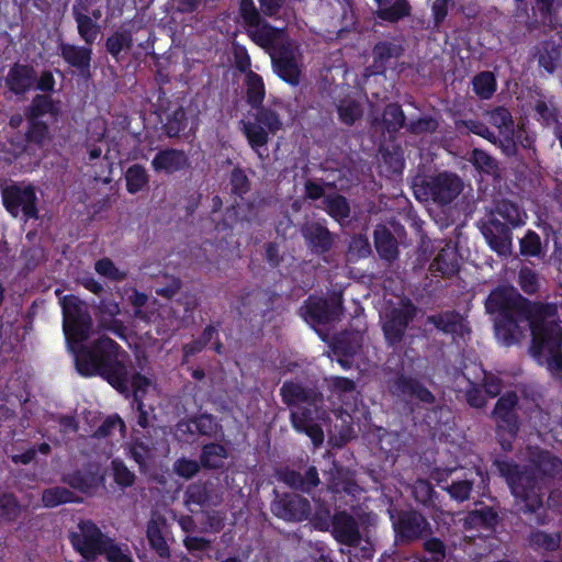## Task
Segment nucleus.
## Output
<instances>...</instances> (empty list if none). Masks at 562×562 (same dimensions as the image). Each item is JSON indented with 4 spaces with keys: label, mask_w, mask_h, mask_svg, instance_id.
Returning <instances> with one entry per match:
<instances>
[{
    "label": "nucleus",
    "mask_w": 562,
    "mask_h": 562,
    "mask_svg": "<svg viewBox=\"0 0 562 562\" xmlns=\"http://www.w3.org/2000/svg\"><path fill=\"white\" fill-rule=\"evenodd\" d=\"M493 467L508 485L517 503V514L529 527L548 522L543 505L542 479H562V460L548 450L539 451L529 465H520L507 456H498Z\"/></svg>",
    "instance_id": "1"
},
{
    "label": "nucleus",
    "mask_w": 562,
    "mask_h": 562,
    "mask_svg": "<svg viewBox=\"0 0 562 562\" xmlns=\"http://www.w3.org/2000/svg\"><path fill=\"white\" fill-rule=\"evenodd\" d=\"M76 369L83 378L100 376L119 393L128 396L133 392V401L142 400L149 379L139 372L132 373L128 353L113 339L102 335L90 346H82L76 353Z\"/></svg>",
    "instance_id": "2"
},
{
    "label": "nucleus",
    "mask_w": 562,
    "mask_h": 562,
    "mask_svg": "<svg viewBox=\"0 0 562 562\" xmlns=\"http://www.w3.org/2000/svg\"><path fill=\"white\" fill-rule=\"evenodd\" d=\"M528 215L517 203L502 199L485 214L477 226L487 246L498 257L513 252V231L526 225Z\"/></svg>",
    "instance_id": "3"
},
{
    "label": "nucleus",
    "mask_w": 562,
    "mask_h": 562,
    "mask_svg": "<svg viewBox=\"0 0 562 562\" xmlns=\"http://www.w3.org/2000/svg\"><path fill=\"white\" fill-rule=\"evenodd\" d=\"M533 314L527 316L531 340L529 352L540 364L547 355L562 349V323L554 303L537 302Z\"/></svg>",
    "instance_id": "4"
},
{
    "label": "nucleus",
    "mask_w": 562,
    "mask_h": 562,
    "mask_svg": "<svg viewBox=\"0 0 562 562\" xmlns=\"http://www.w3.org/2000/svg\"><path fill=\"white\" fill-rule=\"evenodd\" d=\"M63 310V329L67 344L76 355L83 346L92 328V318L85 302L74 294L60 300Z\"/></svg>",
    "instance_id": "5"
},
{
    "label": "nucleus",
    "mask_w": 562,
    "mask_h": 562,
    "mask_svg": "<svg viewBox=\"0 0 562 562\" xmlns=\"http://www.w3.org/2000/svg\"><path fill=\"white\" fill-rule=\"evenodd\" d=\"M77 528L78 531H71L68 539L74 550L87 561H92L99 555H104L108 559L112 550L121 548L91 519H81Z\"/></svg>",
    "instance_id": "6"
},
{
    "label": "nucleus",
    "mask_w": 562,
    "mask_h": 562,
    "mask_svg": "<svg viewBox=\"0 0 562 562\" xmlns=\"http://www.w3.org/2000/svg\"><path fill=\"white\" fill-rule=\"evenodd\" d=\"M537 302L522 296L513 286L498 285L490 292L484 305L487 314H497L499 317L517 315L525 319L533 314Z\"/></svg>",
    "instance_id": "7"
},
{
    "label": "nucleus",
    "mask_w": 562,
    "mask_h": 562,
    "mask_svg": "<svg viewBox=\"0 0 562 562\" xmlns=\"http://www.w3.org/2000/svg\"><path fill=\"white\" fill-rule=\"evenodd\" d=\"M390 518L398 544H412L432 535L430 522L416 509H400L391 513Z\"/></svg>",
    "instance_id": "8"
},
{
    "label": "nucleus",
    "mask_w": 562,
    "mask_h": 562,
    "mask_svg": "<svg viewBox=\"0 0 562 562\" xmlns=\"http://www.w3.org/2000/svg\"><path fill=\"white\" fill-rule=\"evenodd\" d=\"M327 412L324 409V396L319 395L317 404L307 403L296 409H291L290 422L293 429L300 434H305L311 438L315 447L324 442V431L319 422L325 420Z\"/></svg>",
    "instance_id": "9"
},
{
    "label": "nucleus",
    "mask_w": 562,
    "mask_h": 562,
    "mask_svg": "<svg viewBox=\"0 0 562 562\" xmlns=\"http://www.w3.org/2000/svg\"><path fill=\"white\" fill-rule=\"evenodd\" d=\"M416 314L417 307L411 300L403 302L398 307L391 308L385 314L382 322V331L389 347L396 349L402 345L409 324L414 321Z\"/></svg>",
    "instance_id": "10"
},
{
    "label": "nucleus",
    "mask_w": 562,
    "mask_h": 562,
    "mask_svg": "<svg viewBox=\"0 0 562 562\" xmlns=\"http://www.w3.org/2000/svg\"><path fill=\"white\" fill-rule=\"evenodd\" d=\"M3 206L9 214L18 217L20 214L26 220H37V195L32 184L20 186L16 183L7 186L2 190Z\"/></svg>",
    "instance_id": "11"
},
{
    "label": "nucleus",
    "mask_w": 562,
    "mask_h": 562,
    "mask_svg": "<svg viewBox=\"0 0 562 562\" xmlns=\"http://www.w3.org/2000/svg\"><path fill=\"white\" fill-rule=\"evenodd\" d=\"M303 318L313 325H327L339 321L344 312L341 294L328 299L308 296L300 308Z\"/></svg>",
    "instance_id": "12"
},
{
    "label": "nucleus",
    "mask_w": 562,
    "mask_h": 562,
    "mask_svg": "<svg viewBox=\"0 0 562 562\" xmlns=\"http://www.w3.org/2000/svg\"><path fill=\"white\" fill-rule=\"evenodd\" d=\"M276 497L271 502V513L288 522H302L307 520L312 514L311 503L304 496L296 493H278L273 490Z\"/></svg>",
    "instance_id": "13"
},
{
    "label": "nucleus",
    "mask_w": 562,
    "mask_h": 562,
    "mask_svg": "<svg viewBox=\"0 0 562 562\" xmlns=\"http://www.w3.org/2000/svg\"><path fill=\"white\" fill-rule=\"evenodd\" d=\"M423 187L427 199L448 205L461 193L463 182L456 173L443 171L425 180Z\"/></svg>",
    "instance_id": "14"
},
{
    "label": "nucleus",
    "mask_w": 562,
    "mask_h": 562,
    "mask_svg": "<svg viewBox=\"0 0 562 562\" xmlns=\"http://www.w3.org/2000/svg\"><path fill=\"white\" fill-rule=\"evenodd\" d=\"M297 46L292 40L285 38L276 53H270L272 67L277 76L291 86L301 81L302 70L296 60Z\"/></svg>",
    "instance_id": "15"
},
{
    "label": "nucleus",
    "mask_w": 562,
    "mask_h": 562,
    "mask_svg": "<svg viewBox=\"0 0 562 562\" xmlns=\"http://www.w3.org/2000/svg\"><path fill=\"white\" fill-rule=\"evenodd\" d=\"M327 488L336 501H340L351 509L359 505L360 497L364 492L351 475L342 473L341 470L330 477Z\"/></svg>",
    "instance_id": "16"
},
{
    "label": "nucleus",
    "mask_w": 562,
    "mask_h": 562,
    "mask_svg": "<svg viewBox=\"0 0 562 562\" xmlns=\"http://www.w3.org/2000/svg\"><path fill=\"white\" fill-rule=\"evenodd\" d=\"M328 532L339 544L350 548H357L362 540L357 519L346 509L335 510L333 527Z\"/></svg>",
    "instance_id": "17"
},
{
    "label": "nucleus",
    "mask_w": 562,
    "mask_h": 562,
    "mask_svg": "<svg viewBox=\"0 0 562 562\" xmlns=\"http://www.w3.org/2000/svg\"><path fill=\"white\" fill-rule=\"evenodd\" d=\"M390 391L395 396L416 400L427 405H432L436 402V397L429 389L419 380L404 373L397 374L392 380Z\"/></svg>",
    "instance_id": "18"
},
{
    "label": "nucleus",
    "mask_w": 562,
    "mask_h": 562,
    "mask_svg": "<svg viewBox=\"0 0 562 562\" xmlns=\"http://www.w3.org/2000/svg\"><path fill=\"white\" fill-rule=\"evenodd\" d=\"M279 297L277 292H272L269 290L256 289V290H247L244 289L241 291L239 297V304L243 311L241 313L246 314H260L263 318L268 313L273 311L274 301Z\"/></svg>",
    "instance_id": "19"
},
{
    "label": "nucleus",
    "mask_w": 562,
    "mask_h": 562,
    "mask_svg": "<svg viewBox=\"0 0 562 562\" xmlns=\"http://www.w3.org/2000/svg\"><path fill=\"white\" fill-rule=\"evenodd\" d=\"M405 48L400 41H379L372 48V69L375 75H384L386 70L404 55Z\"/></svg>",
    "instance_id": "20"
},
{
    "label": "nucleus",
    "mask_w": 562,
    "mask_h": 562,
    "mask_svg": "<svg viewBox=\"0 0 562 562\" xmlns=\"http://www.w3.org/2000/svg\"><path fill=\"white\" fill-rule=\"evenodd\" d=\"M322 393L315 387L304 386L300 382L286 380L280 387V396L284 405L296 409L307 403L317 404Z\"/></svg>",
    "instance_id": "21"
},
{
    "label": "nucleus",
    "mask_w": 562,
    "mask_h": 562,
    "mask_svg": "<svg viewBox=\"0 0 562 562\" xmlns=\"http://www.w3.org/2000/svg\"><path fill=\"white\" fill-rule=\"evenodd\" d=\"M36 81V70L33 66L14 63L5 78L4 85L14 95H24L34 88Z\"/></svg>",
    "instance_id": "22"
},
{
    "label": "nucleus",
    "mask_w": 562,
    "mask_h": 562,
    "mask_svg": "<svg viewBox=\"0 0 562 562\" xmlns=\"http://www.w3.org/2000/svg\"><path fill=\"white\" fill-rule=\"evenodd\" d=\"M549 232L555 234L553 227L549 224L543 225V233L546 239L542 240L540 235L533 229H527L521 238L518 239L519 255L529 260L535 258L540 261H544L547 257Z\"/></svg>",
    "instance_id": "23"
},
{
    "label": "nucleus",
    "mask_w": 562,
    "mask_h": 562,
    "mask_svg": "<svg viewBox=\"0 0 562 562\" xmlns=\"http://www.w3.org/2000/svg\"><path fill=\"white\" fill-rule=\"evenodd\" d=\"M190 167L188 155L182 149L164 148L151 160V168L157 173L173 175Z\"/></svg>",
    "instance_id": "24"
},
{
    "label": "nucleus",
    "mask_w": 562,
    "mask_h": 562,
    "mask_svg": "<svg viewBox=\"0 0 562 562\" xmlns=\"http://www.w3.org/2000/svg\"><path fill=\"white\" fill-rule=\"evenodd\" d=\"M279 480L289 487L306 494H311L321 484L318 470L315 465H310L304 473L284 468L279 472Z\"/></svg>",
    "instance_id": "25"
},
{
    "label": "nucleus",
    "mask_w": 562,
    "mask_h": 562,
    "mask_svg": "<svg viewBox=\"0 0 562 562\" xmlns=\"http://www.w3.org/2000/svg\"><path fill=\"white\" fill-rule=\"evenodd\" d=\"M302 235L308 248L315 255H324L328 252L333 247L334 238L331 233L326 226L319 223H312L306 225L302 229Z\"/></svg>",
    "instance_id": "26"
},
{
    "label": "nucleus",
    "mask_w": 562,
    "mask_h": 562,
    "mask_svg": "<svg viewBox=\"0 0 562 562\" xmlns=\"http://www.w3.org/2000/svg\"><path fill=\"white\" fill-rule=\"evenodd\" d=\"M254 27L255 30L249 34L250 38L259 47L270 50V53H276L283 42V37H286L284 29L276 27L265 20L259 26Z\"/></svg>",
    "instance_id": "27"
},
{
    "label": "nucleus",
    "mask_w": 562,
    "mask_h": 562,
    "mask_svg": "<svg viewBox=\"0 0 562 562\" xmlns=\"http://www.w3.org/2000/svg\"><path fill=\"white\" fill-rule=\"evenodd\" d=\"M60 57L71 67L79 70L81 75L89 74L92 59L91 45L78 46L69 43L59 44Z\"/></svg>",
    "instance_id": "28"
},
{
    "label": "nucleus",
    "mask_w": 562,
    "mask_h": 562,
    "mask_svg": "<svg viewBox=\"0 0 562 562\" xmlns=\"http://www.w3.org/2000/svg\"><path fill=\"white\" fill-rule=\"evenodd\" d=\"M426 324L435 326L436 329L446 335L462 334L465 328L463 316L456 310H447L427 316Z\"/></svg>",
    "instance_id": "29"
},
{
    "label": "nucleus",
    "mask_w": 562,
    "mask_h": 562,
    "mask_svg": "<svg viewBox=\"0 0 562 562\" xmlns=\"http://www.w3.org/2000/svg\"><path fill=\"white\" fill-rule=\"evenodd\" d=\"M374 247L379 257L387 262L398 258V244L392 232L384 225H378L373 232Z\"/></svg>",
    "instance_id": "30"
},
{
    "label": "nucleus",
    "mask_w": 562,
    "mask_h": 562,
    "mask_svg": "<svg viewBox=\"0 0 562 562\" xmlns=\"http://www.w3.org/2000/svg\"><path fill=\"white\" fill-rule=\"evenodd\" d=\"M166 527V519L161 516L153 517L147 522L146 536L149 546L160 558L170 557V548L164 536V528Z\"/></svg>",
    "instance_id": "31"
},
{
    "label": "nucleus",
    "mask_w": 562,
    "mask_h": 562,
    "mask_svg": "<svg viewBox=\"0 0 562 562\" xmlns=\"http://www.w3.org/2000/svg\"><path fill=\"white\" fill-rule=\"evenodd\" d=\"M533 119L543 127H552L554 131L562 124L559 122V110L552 99L538 98L533 105Z\"/></svg>",
    "instance_id": "32"
},
{
    "label": "nucleus",
    "mask_w": 562,
    "mask_h": 562,
    "mask_svg": "<svg viewBox=\"0 0 562 562\" xmlns=\"http://www.w3.org/2000/svg\"><path fill=\"white\" fill-rule=\"evenodd\" d=\"M56 119L59 108L49 94H35L24 111L25 120H42L45 115Z\"/></svg>",
    "instance_id": "33"
},
{
    "label": "nucleus",
    "mask_w": 562,
    "mask_h": 562,
    "mask_svg": "<svg viewBox=\"0 0 562 562\" xmlns=\"http://www.w3.org/2000/svg\"><path fill=\"white\" fill-rule=\"evenodd\" d=\"M227 458L228 451L225 446L218 442H209L202 447L200 464L206 470H220L224 467V461Z\"/></svg>",
    "instance_id": "34"
},
{
    "label": "nucleus",
    "mask_w": 562,
    "mask_h": 562,
    "mask_svg": "<svg viewBox=\"0 0 562 562\" xmlns=\"http://www.w3.org/2000/svg\"><path fill=\"white\" fill-rule=\"evenodd\" d=\"M430 270L440 273L442 278L458 274L460 266L457 252L450 248L441 249L430 263Z\"/></svg>",
    "instance_id": "35"
},
{
    "label": "nucleus",
    "mask_w": 562,
    "mask_h": 562,
    "mask_svg": "<svg viewBox=\"0 0 562 562\" xmlns=\"http://www.w3.org/2000/svg\"><path fill=\"white\" fill-rule=\"evenodd\" d=\"M244 83L246 86V101L250 108L255 109L262 105L266 98V88L262 77L249 70L245 76Z\"/></svg>",
    "instance_id": "36"
},
{
    "label": "nucleus",
    "mask_w": 562,
    "mask_h": 562,
    "mask_svg": "<svg viewBox=\"0 0 562 562\" xmlns=\"http://www.w3.org/2000/svg\"><path fill=\"white\" fill-rule=\"evenodd\" d=\"M124 179L126 191L130 194H136L149 187V175L140 164L130 166L124 173Z\"/></svg>",
    "instance_id": "37"
},
{
    "label": "nucleus",
    "mask_w": 562,
    "mask_h": 562,
    "mask_svg": "<svg viewBox=\"0 0 562 562\" xmlns=\"http://www.w3.org/2000/svg\"><path fill=\"white\" fill-rule=\"evenodd\" d=\"M80 498L74 492L64 486L45 488L42 492V503L46 508H54L63 504L78 503Z\"/></svg>",
    "instance_id": "38"
},
{
    "label": "nucleus",
    "mask_w": 562,
    "mask_h": 562,
    "mask_svg": "<svg viewBox=\"0 0 562 562\" xmlns=\"http://www.w3.org/2000/svg\"><path fill=\"white\" fill-rule=\"evenodd\" d=\"M243 133L250 148L257 153L259 158H263L260 148L268 144L270 133L256 121L244 122Z\"/></svg>",
    "instance_id": "39"
},
{
    "label": "nucleus",
    "mask_w": 562,
    "mask_h": 562,
    "mask_svg": "<svg viewBox=\"0 0 562 562\" xmlns=\"http://www.w3.org/2000/svg\"><path fill=\"white\" fill-rule=\"evenodd\" d=\"M77 7L74 10V19L77 23V31L86 45H92L101 32L99 23L86 13H79Z\"/></svg>",
    "instance_id": "40"
},
{
    "label": "nucleus",
    "mask_w": 562,
    "mask_h": 562,
    "mask_svg": "<svg viewBox=\"0 0 562 562\" xmlns=\"http://www.w3.org/2000/svg\"><path fill=\"white\" fill-rule=\"evenodd\" d=\"M133 47V35L130 30L113 32L105 41L106 52L115 59H120L123 50H130Z\"/></svg>",
    "instance_id": "41"
},
{
    "label": "nucleus",
    "mask_w": 562,
    "mask_h": 562,
    "mask_svg": "<svg viewBox=\"0 0 562 562\" xmlns=\"http://www.w3.org/2000/svg\"><path fill=\"white\" fill-rule=\"evenodd\" d=\"M468 521L475 527L494 530L499 522V516L493 507L484 505L471 510L468 515Z\"/></svg>",
    "instance_id": "42"
},
{
    "label": "nucleus",
    "mask_w": 562,
    "mask_h": 562,
    "mask_svg": "<svg viewBox=\"0 0 562 562\" xmlns=\"http://www.w3.org/2000/svg\"><path fill=\"white\" fill-rule=\"evenodd\" d=\"M560 541L559 533H549L539 529L532 530L528 536V544L535 551H555L560 547Z\"/></svg>",
    "instance_id": "43"
},
{
    "label": "nucleus",
    "mask_w": 562,
    "mask_h": 562,
    "mask_svg": "<svg viewBox=\"0 0 562 562\" xmlns=\"http://www.w3.org/2000/svg\"><path fill=\"white\" fill-rule=\"evenodd\" d=\"M472 87L480 99L488 100L497 89L496 78L492 71H481L473 77Z\"/></svg>",
    "instance_id": "44"
},
{
    "label": "nucleus",
    "mask_w": 562,
    "mask_h": 562,
    "mask_svg": "<svg viewBox=\"0 0 562 562\" xmlns=\"http://www.w3.org/2000/svg\"><path fill=\"white\" fill-rule=\"evenodd\" d=\"M188 126L187 112L182 106H178L169 115H167L166 122L162 125L164 133L169 138L179 137Z\"/></svg>",
    "instance_id": "45"
},
{
    "label": "nucleus",
    "mask_w": 562,
    "mask_h": 562,
    "mask_svg": "<svg viewBox=\"0 0 562 562\" xmlns=\"http://www.w3.org/2000/svg\"><path fill=\"white\" fill-rule=\"evenodd\" d=\"M254 110H256V113L254 114L255 121L272 135L277 134V132L282 128V121L276 110L269 106H263V104L259 105V108H255Z\"/></svg>",
    "instance_id": "46"
},
{
    "label": "nucleus",
    "mask_w": 562,
    "mask_h": 562,
    "mask_svg": "<svg viewBox=\"0 0 562 562\" xmlns=\"http://www.w3.org/2000/svg\"><path fill=\"white\" fill-rule=\"evenodd\" d=\"M128 456L137 463L139 472L145 473L153 457V448L142 439L135 438L128 445Z\"/></svg>",
    "instance_id": "47"
},
{
    "label": "nucleus",
    "mask_w": 562,
    "mask_h": 562,
    "mask_svg": "<svg viewBox=\"0 0 562 562\" xmlns=\"http://www.w3.org/2000/svg\"><path fill=\"white\" fill-rule=\"evenodd\" d=\"M406 116L397 102L389 103L383 112V124L389 133H396L405 126Z\"/></svg>",
    "instance_id": "48"
},
{
    "label": "nucleus",
    "mask_w": 562,
    "mask_h": 562,
    "mask_svg": "<svg viewBox=\"0 0 562 562\" xmlns=\"http://www.w3.org/2000/svg\"><path fill=\"white\" fill-rule=\"evenodd\" d=\"M517 315L510 317H499L495 323V333L498 339L504 345L510 346L516 341L515 331L519 326V322H522Z\"/></svg>",
    "instance_id": "49"
},
{
    "label": "nucleus",
    "mask_w": 562,
    "mask_h": 562,
    "mask_svg": "<svg viewBox=\"0 0 562 562\" xmlns=\"http://www.w3.org/2000/svg\"><path fill=\"white\" fill-rule=\"evenodd\" d=\"M119 429L121 435L124 437L126 435V425L125 422L121 418L119 414L109 415L101 425L93 431L92 437L95 439H105L111 437L114 431Z\"/></svg>",
    "instance_id": "50"
},
{
    "label": "nucleus",
    "mask_w": 562,
    "mask_h": 562,
    "mask_svg": "<svg viewBox=\"0 0 562 562\" xmlns=\"http://www.w3.org/2000/svg\"><path fill=\"white\" fill-rule=\"evenodd\" d=\"M385 5V8L380 7L378 11V16L383 21L394 23L411 14V5L407 0H395L392 4Z\"/></svg>",
    "instance_id": "51"
},
{
    "label": "nucleus",
    "mask_w": 562,
    "mask_h": 562,
    "mask_svg": "<svg viewBox=\"0 0 562 562\" xmlns=\"http://www.w3.org/2000/svg\"><path fill=\"white\" fill-rule=\"evenodd\" d=\"M327 214L336 221H344L350 216V205L341 194L329 195L325 199Z\"/></svg>",
    "instance_id": "52"
},
{
    "label": "nucleus",
    "mask_w": 562,
    "mask_h": 562,
    "mask_svg": "<svg viewBox=\"0 0 562 562\" xmlns=\"http://www.w3.org/2000/svg\"><path fill=\"white\" fill-rule=\"evenodd\" d=\"M562 57V50L560 46L554 44H546L542 50L539 53L538 64L548 74H553L559 66Z\"/></svg>",
    "instance_id": "53"
},
{
    "label": "nucleus",
    "mask_w": 562,
    "mask_h": 562,
    "mask_svg": "<svg viewBox=\"0 0 562 562\" xmlns=\"http://www.w3.org/2000/svg\"><path fill=\"white\" fill-rule=\"evenodd\" d=\"M229 186L231 193L240 199H244V196L250 191V180L241 167L236 166L231 171Z\"/></svg>",
    "instance_id": "54"
},
{
    "label": "nucleus",
    "mask_w": 562,
    "mask_h": 562,
    "mask_svg": "<svg viewBox=\"0 0 562 562\" xmlns=\"http://www.w3.org/2000/svg\"><path fill=\"white\" fill-rule=\"evenodd\" d=\"M21 515V505L12 493L0 495V518L13 522Z\"/></svg>",
    "instance_id": "55"
},
{
    "label": "nucleus",
    "mask_w": 562,
    "mask_h": 562,
    "mask_svg": "<svg viewBox=\"0 0 562 562\" xmlns=\"http://www.w3.org/2000/svg\"><path fill=\"white\" fill-rule=\"evenodd\" d=\"M338 119L347 126H352L362 117V109L356 101H341L337 105Z\"/></svg>",
    "instance_id": "56"
},
{
    "label": "nucleus",
    "mask_w": 562,
    "mask_h": 562,
    "mask_svg": "<svg viewBox=\"0 0 562 562\" xmlns=\"http://www.w3.org/2000/svg\"><path fill=\"white\" fill-rule=\"evenodd\" d=\"M518 284L522 292L533 295L539 291L538 273L528 266H522L518 271Z\"/></svg>",
    "instance_id": "57"
},
{
    "label": "nucleus",
    "mask_w": 562,
    "mask_h": 562,
    "mask_svg": "<svg viewBox=\"0 0 562 562\" xmlns=\"http://www.w3.org/2000/svg\"><path fill=\"white\" fill-rule=\"evenodd\" d=\"M94 270L98 274L115 282L124 281L127 277V273L120 270L108 257L97 260L94 263Z\"/></svg>",
    "instance_id": "58"
},
{
    "label": "nucleus",
    "mask_w": 562,
    "mask_h": 562,
    "mask_svg": "<svg viewBox=\"0 0 562 562\" xmlns=\"http://www.w3.org/2000/svg\"><path fill=\"white\" fill-rule=\"evenodd\" d=\"M27 130L25 133L27 142L35 145H43L46 140L49 127L43 120H26Z\"/></svg>",
    "instance_id": "59"
},
{
    "label": "nucleus",
    "mask_w": 562,
    "mask_h": 562,
    "mask_svg": "<svg viewBox=\"0 0 562 562\" xmlns=\"http://www.w3.org/2000/svg\"><path fill=\"white\" fill-rule=\"evenodd\" d=\"M113 480L121 487H131L135 483V474L126 467L121 459H113L111 462Z\"/></svg>",
    "instance_id": "60"
},
{
    "label": "nucleus",
    "mask_w": 562,
    "mask_h": 562,
    "mask_svg": "<svg viewBox=\"0 0 562 562\" xmlns=\"http://www.w3.org/2000/svg\"><path fill=\"white\" fill-rule=\"evenodd\" d=\"M334 514L328 505L318 504L315 508L314 514L311 517V522L313 527L323 532L329 531V528L333 527Z\"/></svg>",
    "instance_id": "61"
},
{
    "label": "nucleus",
    "mask_w": 562,
    "mask_h": 562,
    "mask_svg": "<svg viewBox=\"0 0 562 562\" xmlns=\"http://www.w3.org/2000/svg\"><path fill=\"white\" fill-rule=\"evenodd\" d=\"M470 161L475 169L487 175L494 173L497 170L496 160L485 150L480 148H474L472 150Z\"/></svg>",
    "instance_id": "62"
},
{
    "label": "nucleus",
    "mask_w": 562,
    "mask_h": 562,
    "mask_svg": "<svg viewBox=\"0 0 562 562\" xmlns=\"http://www.w3.org/2000/svg\"><path fill=\"white\" fill-rule=\"evenodd\" d=\"M490 123L499 130V134L514 131L512 113L504 106H497L490 112Z\"/></svg>",
    "instance_id": "63"
},
{
    "label": "nucleus",
    "mask_w": 562,
    "mask_h": 562,
    "mask_svg": "<svg viewBox=\"0 0 562 562\" xmlns=\"http://www.w3.org/2000/svg\"><path fill=\"white\" fill-rule=\"evenodd\" d=\"M413 494L416 502L424 506H432L438 496L434 486L427 480H418L414 486Z\"/></svg>",
    "instance_id": "64"
}]
</instances>
